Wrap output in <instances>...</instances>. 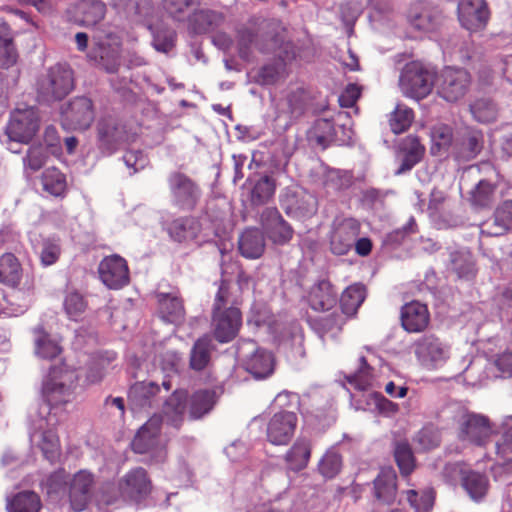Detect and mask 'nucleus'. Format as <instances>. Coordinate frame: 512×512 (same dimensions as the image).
I'll return each mask as SVG.
<instances>
[{
  "instance_id": "nucleus-54",
  "label": "nucleus",
  "mask_w": 512,
  "mask_h": 512,
  "mask_svg": "<svg viewBox=\"0 0 512 512\" xmlns=\"http://www.w3.org/2000/svg\"><path fill=\"white\" fill-rule=\"evenodd\" d=\"M474 119L480 123H490L496 119V105L488 99H478L470 105Z\"/></svg>"
},
{
  "instance_id": "nucleus-8",
  "label": "nucleus",
  "mask_w": 512,
  "mask_h": 512,
  "mask_svg": "<svg viewBox=\"0 0 512 512\" xmlns=\"http://www.w3.org/2000/svg\"><path fill=\"white\" fill-rule=\"evenodd\" d=\"M96 139L102 154H114L128 140L126 125L112 115L102 116L96 123Z\"/></svg>"
},
{
  "instance_id": "nucleus-43",
  "label": "nucleus",
  "mask_w": 512,
  "mask_h": 512,
  "mask_svg": "<svg viewBox=\"0 0 512 512\" xmlns=\"http://www.w3.org/2000/svg\"><path fill=\"white\" fill-rule=\"evenodd\" d=\"M403 495L414 512H431L434 507L436 492L432 487L421 491L408 489L403 491Z\"/></svg>"
},
{
  "instance_id": "nucleus-19",
  "label": "nucleus",
  "mask_w": 512,
  "mask_h": 512,
  "mask_svg": "<svg viewBox=\"0 0 512 512\" xmlns=\"http://www.w3.org/2000/svg\"><path fill=\"white\" fill-rule=\"evenodd\" d=\"M400 322L408 333H421L429 326L430 312L426 304L417 300L405 303L401 307Z\"/></svg>"
},
{
  "instance_id": "nucleus-55",
  "label": "nucleus",
  "mask_w": 512,
  "mask_h": 512,
  "mask_svg": "<svg viewBox=\"0 0 512 512\" xmlns=\"http://www.w3.org/2000/svg\"><path fill=\"white\" fill-rule=\"evenodd\" d=\"M39 447L44 457L51 463L56 462L60 457V441L58 435L49 430L42 433Z\"/></svg>"
},
{
  "instance_id": "nucleus-5",
  "label": "nucleus",
  "mask_w": 512,
  "mask_h": 512,
  "mask_svg": "<svg viewBox=\"0 0 512 512\" xmlns=\"http://www.w3.org/2000/svg\"><path fill=\"white\" fill-rule=\"evenodd\" d=\"M74 88L73 71L66 65L50 67L39 81L38 98L42 102H55L64 99Z\"/></svg>"
},
{
  "instance_id": "nucleus-36",
  "label": "nucleus",
  "mask_w": 512,
  "mask_h": 512,
  "mask_svg": "<svg viewBox=\"0 0 512 512\" xmlns=\"http://www.w3.org/2000/svg\"><path fill=\"white\" fill-rule=\"evenodd\" d=\"M216 403V394L213 390L201 389L188 395V412L191 420L201 419L208 414Z\"/></svg>"
},
{
  "instance_id": "nucleus-41",
  "label": "nucleus",
  "mask_w": 512,
  "mask_h": 512,
  "mask_svg": "<svg viewBox=\"0 0 512 512\" xmlns=\"http://www.w3.org/2000/svg\"><path fill=\"white\" fill-rule=\"evenodd\" d=\"M307 138L311 143H315L322 148L328 147L335 141V127L330 119H317L307 132Z\"/></svg>"
},
{
  "instance_id": "nucleus-27",
  "label": "nucleus",
  "mask_w": 512,
  "mask_h": 512,
  "mask_svg": "<svg viewBox=\"0 0 512 512\" xmlns=\"http://www.w3.org/2000/svg\"><path fill=\"white\" fill-rule=\"evenodd\" d=\"M373 496L381 504L392 505L397 496V475L392 468L382 469L373 481Z\"/></svg>"
},
{
  "instance_id": "nucleus-20",
  "label": "nucleus",
  "mask_w": 512,
  "mask_h": 512,
  "mask_svg": "<svg viewBox=\"0 0 512 512\" xmlns=\"http://www.w3.org/2000/svg\"><path fill=\"white\" fill-rule=\"evenodd\" d=\"M163 419L160 414L152 415L138 430L132 440L134 452L144 454L152 451L159 444Z\"/></svg>"
},
{
  "instance_id": "nucleus-51",
  "label": "nucleus",
  "mask_w": 512,
  "mask_h": 512,
  "mask_svg": "<svg viewBox=\"0 0 512 512\" xmlns=\"http://www.w3.org/2000/svg\"><path fill=\"white\" fill-rule=\"evenodd\" d=\"M275 189V181L271 177H262L251 191V203L257 206L266 204L273 197Z\"/></svg>"
},
{
  "instance_id": "nucleus-17",
  "label": "nucleus",
  "mask_w": 512,
  "mask_h": 512,
  "mask_svg": "<svg viewBox=\"0 0 512 512\" xmlns=\"http://www.w3.org/2000/svg\"><path fill=\"white\" fill-rule=\"evenodd\" d=\"M458 15L465 29L477 32L486 27L490 12L484 0H461L458 5Z\"/></svg>"
},
{
  "instance_id": "nucleus-49",
  "label": "nucleus",
  "mask_w": 512,
  "mask_h": 512,
  "mask_svg": "<svg viewBox=\"0 0 512 512\" xmlns=\"http://www.w3.org/2000/svg\"><path fill=\"white\" fill-rule=\"evenodd\" d=\"M496 186L488 180H480L475 188L470 192L469 201L472 206L477 208L490 207L495 198Z\"/></svg>"
},
{
  "instance_id": "nucleus-13",
  "label": "nucleus",
  "mask_w": 512,
  "mask_h": 512,
  "mask_svg": "<svg viewBox=\"0 0 512 512\" xmlns=\"http://www.w3.org/2000/svg\"><path fill=\"white\" fill-rule=\"evenodd\" d=\"M211 325L214 338L219 343L231 342L238 334L242 325V314L238 307L228 310H212Z\"/></svg>"
},
{
  "instance_id": "nucleus-24",
  "label": "nucleus",
  "mask_w": 512,
  "mask_h": 512,
  "mask_svg": "<svg viewBox=\"0 0 512 512\" xmlns=\"http://www.w3.org/2000/svg\"><path fill=\"white\" fill-rule=\"evenodd\" d=\"M225 20L222 12L210 8H196L188 18L187 29L190 33L201 35L219 28Z\"/></svg>"
},
{
  "instance_id": "nucleus-39",
  "label": "nucleus",
  "mask_w": 512,
  "mask_h": 512,
  "mask_svg": "<svg viewBox=\"0 0 512 512\" xmlns=\"http://www.w3.org/2000/svg\"><path fill=\"white\" fill-rule=\"evenodd\" d=\"M346 320L347 316L342 314V312L334 311L327 316L315 318L312 321V327L321 338L327 335L334 338L340 334Z\"/></svg>"
},
{
  "instance_id": "nucleus-37",
  "label": "nucleus",
  "mask_w": 512,
  "mask_h": 512,
  "mask_svg": "<svg viewBox=\"0 0 512 512\" xmlns=\"http://www.w3.org/2000/svg\"><path fill=\"white\" fill-rule=\"evenodd\" d=\"M366 298V288L363 284L355 283L347 287L339 299L342 314L354 316Z\"/></svg>"
},
{
  "instance_id": "nucleus-59",
  "label": "nucleus",
  "mask_w": 512,
  "mask_h": 512,
  "mask_svg": "<svg viewBox=\"0 0 512 512\" xmlns=\"http://www.w3.org/2000/svg\"><path fill=\"white\" fill-rule=\"evenodd\" d=\"M46 160L47 154L44 147L42 145H33L28 149L23 163L26 169L36 172L45 165Z\"/></svg>"
},
{
  "instance_id": "nucleus-16",
  "label": "nucleus",
  "mask_w": 512,
  "mask_h": 512,
  "mask_svg": "<svg viewBox=\"0 0 512 512\" xmlns=\"http://www.w3.org/2000/svg\"><path fill=\"white\" fill-rule=\"evenodd\" d=\"M101 281L110 289H120L129 283V268L126 260L119 255L107 256L99 263Z\"/></svg>"
},
{
  "instance_id": "nucleus-12",
  "label": "nucleus",
  "mask_w": 512,
  "mask_h": 512,
  "mask_svg": "<svg viewBox=\"0 0 512 512\" xmlns=\"http://www.w3.org/2000/svg\"><path fill=\"white\" fill-rule=\"evenodd\" d=\"M483 148V133L474 128H466L456 134L450 153L452 158L458 163H466L475 159Z\"/></svg>"
},
{
  "instance_id": "nucleus-22",
  "label": "nucleus",
  "mask_w": 512,
  "mask_h": 512,
  "mask_svg": "<svg viewBox=\"0 0 512 512\" xmlns=\"http://www.w3.org/2000/svg\"><path fill=\"white\" fill-rule=\"evenodd\" d=\"M187 408L188 391L176 389L163 403L162 414L160 415L167 425L179 430L184 423Z\"/></svg>"
},
{
  "instance_id": "nucleus-3",
  "label": "nucleus",
  "mask_w": 512,
  "mask_h": 512,
  "mask_svg": "<svg viewBox=\"0 0 512 512\" xmlns=\"http://www.w3.org/2000/svg\"><path fill=\"white\" fill-rule=\"evenodd\" d=\"M38 130L39 116L34 107L16 109L11 113L0 141L9 151L18 153L20 149L16 148L14 144H29Z\"/></svg>"
},
{
  "instance_id": "nucleus-29",
  "label": "nucleus",
  "mask_w": 512,
  "mask_h": 512,
  "mask_svg": "<svg viewBox=\"0 0 512 512\" xmlns=\"http://www.w3.org/2000/svg\"><path fill=\"white\" fill-rule=\"evenodd\" d=\"M311 453V440L304 436L298 437L284 455L287 469L293 472L302 471L308 466Z\"/></svg>"
},
{
  "instance_id": "nucleus-63",
  "label": "nucleus",
  "mask_w": 512,
  "mask_h": 512,
  "mask_svg": "<svg viewBox=\"0 0 512 512\" xmlns=\"http://www.w3.org/2000/svg\"><path fill=\"white\" fill-rule=\"evenodd\" d=\"M61 254V248L58 243L50 240L44 241L41 252L40 260L43 266H50L57 262Z\"/></svg>"
},
{
  "instance_id": "nucleus-2",
  "label": "nucleus",
  "mask_w": 512,
  "mask_h": 512,
  "mask_svg": "<svg viewBox=\"0 0 512 512\" xmlns=\"http://www.w3.org/2000/svg\"><path fill=\"white\" fill-rule=\"evenodd\" d=\"M274 403L281 410L274 413L267 422V441L275 446H286L292 440L298 425L297 413L288 408H297L299 397L295 393L283 391L275 397Z\"/></svg>"
},
{
  "instance_id": "nucleus-45",
  "label": "nucleus",
  "mask_w": 512,
  "mask_h": 512,
  "mask_svg": "<svg viewBox=\"0 0 512 512\" xmlns=\"http://www.w3.org/2000/svg\"><path fill=\"white\" fill-rule=\"evenodd\" d=\"M41 500L34 491H21L15 494L7 503L8 512H39Z\"/></svg>"
},
{
  "instance_id": "nucleus-1",
  "label": "nucleus",
  "mask_w": 512,
  "mask_h": 512,
  "mask_svg": "<svg viewBox=\"0 0 512 512\" xmlns=\"http://www.w3.org/2000/svg\"><path fill=\"white\" fill-rule=\"evenodd\" d=\"M287 28L276 19L251 18L238 28L236 42L239 57L244 61L253 58V50L262 54L277 53L278 60L261 66L255 82L260 85L275 84L285 71L288 63L296 59V47L288 39Z\"/></svg>"
},
{
  "instance_id": "nucleus-10",
  "label": "nucleus",
  "mask_w": 512,
  "mask_h": 512,
  "mask_svg": "<svg viewBox=\"0 0 512 512\" xmlns=\"http://www.w3.org/2000/svg\"><path fill=\"white\" fill-rule=\"evenodd\" d=\"M471 85V75L464 68L445 67L437 79V92L447 102L463 98Z\"/></svg>"
},
{
  "instance_id": "nucleus-53",
  "label": "nucleus",
  "mask_w": 512,
  "mask_h": 512,
  "mask_svg": "<svg viewBox=\"0 0 512 512\" xmlns=\"http://www.w3.org/2000/svg\"><path fill=\"white\" fill-rule=\"evenodd\" d=\"M169 234L178 242L195 238L196 230L194 228L193 218L182 217L175 219L169 226Z\"/></svg>"
},
{
  "instance_id": "nucleus-9",
  "label": "nucleus",
  "mask_w": 512,
  "mask_h": 512,
  "mask_svg": "<svg viewBox=\"0 0 512 512\" xmlns=\"http://www.w3.org/2000/svg\"><path fill=\"white\" fill-rule=\"evenodd\" d=\"M94 120L93 101L85 96L71 99L61 112V126L67 131H86Z\"/></svg>"
},
{
  "instance_id": "nucleus-61",
  "label": "nucleus",
  "mask_w": 512,
  "mask_h": 512,
  "mask_svg": "<svg viewBox=\"0 0 512 512\" xmlns=\"http://www.w3.org/2000/svg\"><path fill=\"white\" fill-rule=\"evenodd\" d=\"M415 444L423 451L432 450L439 446L440 438L436 431L432 428L424 427L416 434L414 438Z\"/></svg>"
},
{
  "instance_id": "nucleus-40",
  "label": "nucleus",
  "mask_w": 512,
  "mask_h": 512,
  "mask_svg": "<svg viewBox=\"0 0 512 512\" xmlns=\"http://www.w3.org/2000/svg\"><path fill=\"white\" fill-rule=\"evenodd\" d=\"M431 147L430 151L432 155H442L452 150L454 145L455 136L453 129L447 124H437L431 128L430 131Z\"/></svg>"
},
{
  "instance_id": "nucleus-52",
  "label": "nucleus",
  "mask_w": 512,
  "mask_h": 512,
  "mask_svg": "<svg viewBox=\"0 0 512 512\" xmlns=\"http://www.w3.org/2000/svg\"><path fill=\"white\" fill-rule=\"evenodd\" d=\"M413 120V110L411 108L398 105L390 115V129L394 134L404 133L410 128Z\"/></svg>"
},
{
  "instance_id": "nucleus-42",
  "label": "nucleus",
  "mask_w": 512,
  "mask_h": 512,
  "mask_svg": "<svg viewBox=\"0 0 512 512\" xmlns=\"http://www.w3.org/2000/svg\"><path fill=\"white\" fill-rule=\"evenodd\" d=\"M35 353L43 359L52 360L62 353V347L51 338L43 326L34 329Z\"/></svg>"
},
{
  "instance_id": "nucleus-44",
  "label": "nucleus",
  "mask_w": 512,
  "mask_h": 512,
  "mask_svg": "<svg viewBox=\"0 0 512 512\" xmlns=\"http://www.w3.org/2000/svg\"><path fill=\"white\" fill-rule=\"evenodd\" d=\"M159 392L160 387L155 382L140 381L131 386L129 398L137 406L151 407Z\"/></svg>"
},
{
  "instance_id": "nucleus-30",
  "label": "nucleus",
  "mask_w": 512,
  "mask_h": 512,
  "mask_svg": "<svg viewBox=\"0 0 512 512\" xmlns=\"http://www.w3.org/2000/svg\"><path fill=\"white\" fill-rule=\"evenodd\" d=\"M106 5L100 0H79L73 7L75 22L82 26H93L104 19Z\"/></svg>"
},
{
  "instance_id": "nucleus-64",
  "label": "nucleus",
  "mask_w": 512,
  "mask_h": 512,
  "mask_svg": "<svg viewBox=\"0 0 512 512\" xmlns=\"http://www.w3.org/2000/svg\"><path fill=\"white\" fill-rule=\"evenodd\" d=\"M411 25L420 31H432L436 28V19L424 10L419 14L411 15Z\"/></svg>"
},
{
  "instance_id": "nucleus-35",
  "label": "nucleus",
  "mask_w": 512,
  "mask_h": 512,
  "mask_svg": "<svg viewBox=\"0 0 512 512\" xmlns=\"http://www.w3.org/2000/svg\"><path fill=\"white\" fill-rule=\"evenodd\" d=\"M57 377L55 368H51L49 378L43 385V394L50 406L65 404L72 395L71 387L63 381H57Z\"/></svg>"
},
{
  "instance_id": "nucleus-60",
  "label": "nucleus",
  "mask_w": 512,
  "mask_h": 512,
  "mask_svg": "<svg viewBox=\"0 0 512 512\" xmlns=\"http://www.w3.org/2000/svg\"><path fill=\"white\" fill-rule=\"evenodd\" d=\"M111 359H105L102 356L94 357L89 364L86 372V381L90 384L100 382L108 368Z\"/></svg>"
},
{
  "instance_id": "nucleus-23",
  "label": "nucleus",
  "mask_w": 512,
  "mask_h": 512,
  "mask_svg": "<svg viewBox=\"0 0 512 512\" xmlns=\"http://www.w3.org/2000/svg\"><path fill=\"white\" fill-rule=\"evenodd\" d=\"M93 484L94 477L90 472L81 470L73 476L69 486V500L74 511L85 510L90 500Z\"/></svg>"
},
{
  "instance_id": "nucleus-57",
  "label": "nucleus",
  "mask_w": 512,
  "mask_h": 512,
  "mask_svg": "<svg viewBox=\"0 0 512 512\" xmlns=\"http://www.w3.org/2000/svg\"><path fill=\"white\" fill-rule=\"evenodd\" d=\"M230 307H238V301L231 293L229 282L222 280L215 295L212 310L223 311Z\"/></svg>"
},
{
  "instance_id": "nucleus-32",
  "label": "nucleus",
  "mask_w": 512,
  "mask_h": 512,
  "mask_svg": "<svg viewBox=\"0 0 512 512\" xmlns=\"http://www.w3.org/2000/svg\"><path fill=\"white\" fill-rule=\"evenodd\" d=\"M460 484L474 502H481L486 497L490 487L488 476L474 470H462Z\"/></svg>"
},
{
  "instance_id": "nucleus-31",
  "label": "nucleus",
  "mask_w": 512,
  "mask_h": 512,
  "mask_svg": "<svg viewBox=\"0 0 512 512\" xmlns=\"http://www.w3.org/2000/svg\"><path fill=\"white\" fill-rule=\"evenodd\" d=\"M400 153L402 154L401 164L396 171L397 175L410 171L417 165L425 155V146L421 144L418 136L408 135L399 145Z\"/></svg>"
},
{
  "instance_id": "nucleus-34",
  "label": "nucleus",
  "mask_w": 512,
  "mask_h": 512,
  "mask_svg": "<svg viewBox=\"0 0 512 512\" xmlns=\"http://www.w3.org/2000/svg\"><path fill=\"white\" fill-rule=\"evenodd\" d=\"M238 250L247 259H258L265 251L263 233L257 228H247L239 236Z\"/></svg>"
},
{
  "instance_id": "nucleus-58",
  "label": "nucleus",
  "mask_w": 512,
  "mask_h": 512,
  "mask_svg": "<svg viewBox=\"0 0 512 512\" xmlns=\"http://www.w3.org/2000/svg\"><path fill=\"white\" fill-rule=\"evenodd\" d=\"M359 362L360 366L358 370L353 375L349 376L347 380L358 389L365 390L370 385L372 379V368L369 366L364 356L360 357Z\"/></svg>"
},
{
  "instance_id": "nucleus-48",
  "label": "nucleus",
  "mask_w": 512,
  "mask_h": 512,
  "mask_svg": "<svg viewBox=\"0 0 512 512\" xmlns=\"http://www.w3.org/2000/svg\"><path fill=\"white\" fill-rule=\"evenodd\" d=\"M43 189L49 194L60 197L63 196L67 189L65 175L57 168H47L41 176Z\"/></svg>"
},
{
  "instance_id": "nucleus-21",
  "label": "nucleus",
  "mask_w": 512,
  "mask_h": 512,
  "mask_svg": "<svg viewBox=\"0 0 512 512\" xmlns=\"http://www.w3.org/2000/svg\"><path fill=\"white\" fill-rule=\"evenodd\" d=\"M492 428L486 416L466 414L460 423V438L476 445H483L490 437Z\"/></svg>"
},
{
  "instance_id": "nucleus-38",
  "label": "nucleus",
  "mask_w": 512,
  "mask_h": 512,
  "mask_svg": "<svg viewBox=\"0 0 512 512\" xmlns=\"http://www.w3.org/2000/svg\"><path fill=\"white\" fill-rule=\"evenodd\" d=\"M213 350L214 345L209 335L197 339L190 352L189 365L191 369L195 371L204 370L210 363Z\"/></svg>"
},
{
  "instance_id": "nucleus-50",
  "label": "nucleus",
  "mask_w": 512,
  "mask_h": 512,
  "mask_svg": "<svg viewBox=\"0 0 512 512\" xmlns=\"http://www.w3.org/2000/svg\"><path fill=\"white\" fill-rule=\"evenodd\" d=\"M394 458L402 476H409L415 469V457L406 441H399L394 447Z\"/></svg>"
},
{
  "instance_id": "nucleus-56",
  "label": "nucleus",
  "mask_w": 512,
  "mask_h": 512,
  "mask_svg": "<svg viewBox=\"0 0 512 512\" xmlns=\"http://www.w3.org/2000/svg\"><path fill=\"white\" fill-rule=\"evenodd\" d=\"M342 458L333 451L326 452L318 464V470L325 478L335 477L341 470Z\"/></svg>"
},
{
  "instance_id": "nucleus-14",
  "label": "nucleus",
  "mask_w": 512,
  "mask_h": 512,
  "mask_svg": "<svg viewBox=\"0 0 512 512\" xmlns=\"http://www.w3.org/2000/svg\"><path fill=\"white\" fill-rule=\"evenodd\" d=\"M415 355L428 368H436L449 357V347L434 334H426L415 343Z\"/></svg>"
},
{
  "instance_id": "nucleus-25",
  "label": "nucleus",
  "mask_w": 512,
  "mask_h": 512,
  "mask_svg": "<svg viewBox=\"0 0 512 512\" xmlns=\"http://www.w3.org/2000/svg\"><path fill=\"white\" fill-rule=\"evenodd\" d=\"M307 302L312 310L326 312L336 306L338 294L330 281L320 280L311 286L307 295Z\"/></svg>"
},
{
  "instance_id": "nucleus-15",
  "label": "nucleus",
  "mask_w": 512,
  "mask_h": 512,
  "mask_svg": "<svg viewBox=\"0 0 512 512\" xmlns=\"http://www.w3.org/2000/svg\"><path fill=\"white\" fill-rule=\"evenodd\" d=\"M263 233L276 245H285L293 238L292 226L276 207H268L260 215Z\"/></svg>"
},
{
  "instance_id": "nucleus-6",
  "label": "nucleus",
  "mask_w": 512,
  "mask_h": 512,
  "mask_svg": "<svg viewBox=\"0 0 512 512\" xmlns=\"http://www.w3.org/2000/svg\"><path fill=\"white\" fill-rule=\"evenodd\" d=\"M435 73L419 61H411L402 69L399 84L403 93L420 100L432 91Z\"/></svg>"
},
{
  "instance_id": "nucleus-46",
  "label": "nucleus",
  "mask_w": 512,
  "mask_h": 512,
  "mask_svg": "<svg viewBox=\"0 0 512 512\" xmlns=\"http://www.w3.org/2000/svg\"><path fill=\"white\" fill-rule=\"evenodd\" d=\"M17 57L11 28L7 23H0V67L9 68L13 66Z\"/></svg>"
},
{
  "instance_id": "nucleus-11",
  "label": "nucleus",
  "mask_w": 512,
  "mask_h": 512,
  "mask_svg": "<svg viewBox=\"0 0 512 512\" xmlns=\"http://www.w3.org/2000/svg\"><path fill=\"white\" fill-rule=\"evenodd\" d=\"M361 231L360 222L352 217L335 220L329 236L330 251L337 256L346 255Z\"/></svg>"
},
{
  "instance_id": "nucleus-7",
  "label": "nucleus",
  "mask_w": 512,
  "mask_h": 512,
  "mask_svg": "<svg viewBox=\"0 0 512 512\" xmlns=\"http://www.w3.org/2000/svg\"><path fill=\"white\" fill-rule=\"evenodd\" d=\"M167 181L172 205L181 211H193L202 197L199 184L180 171L171 172Z\"/></svg>"
},
{
  "instance_id": "nucleus-62",
  "label": "nucleus",
  "mask_w": 512,
  "mask_h": 512,
  "mask_svg": "<svg viewBox=\"0 0 512 512\" xmlns=\"http://www.w3.org/2000/svg\"><path fill=\"white\" fill-rule=\"evenodd\" d=\"M64 308L71 319H76L86 308L84 298L77 292L70 293L64 301Z\"/></svg>"
},
{
  "instance_id": "nucleus-28",
  "label": "nucleus",
  "mask_w": 512,
  "mask_h": 512,
  "mask_svg": "<svg viewBox=\"0 0 512 512\" xmlns=\"http://www.w3.org/2000/svg\"><path fill=\"white\" fill-rule=\"evenodd\" d=\"M253 348L250 356L244 359L243 365L247 372L255 378H266L273 373L274 360L270 352L262 348H255V343L250 341L247 343Z\"/></svg>"
},
{
  "instance_id": "nucleus-18",
  "label": "nucleus",
  "mask_w": 512,
  "mask_h": 512,
  "mask_svg": "<svg viewBox=\"0 0 512 512\" xmlns=\"http://www.w3.org/2000/svg\"><path fill=\"white\" fill-rule=\"evenodd\" d=\"M157 311L159 317L166 323L179 326L184 323L186 318V309L184 299L180 292H158L156 293Z\"/></svg>"
},
{
  "instance_id": "nucleus-47",
  "label": "nucleus",
  "mask_w": 512,
  "mask_h": 512,
  "mask_svg": "<svg viewBox=\"0 0 512 512\" xmlns=\"http://www.w3.org/2000/svg\"><path fill=\"white\" fill-rule=\"evenodd\" d=\"M202 4V0H163L168 15L177 22H188L189 15Z\"/></svg>"
},
{
  "instance_id": "nucleus-4",
  "label": "nucleus",
  "mask_w": 512,
  "mask_h": 512,
  "mask_svg": "<svg viewBox=\"0 0 512 512\" xmlns=\"http://www.w3.org/2000/svg\"><path fill=\"white\" fill-rule=\"evenodd\" d=\"M121 39L112 31H97L87 53L89 61L107 73L118 72L121 65Z\"/></svg>"
},
{
  "instance_id": "nucleus-33",
  "label": "nucleus",
  "mask_w": 512,
  "mask_h": 512,
  "mask_svg": "<svg viewBox=\"0 0 512 512\" xmlns=\"http://www.w3.org/2000/svg\"><path fill=\"white\" fill-rule=\"evenodd\" d=\"M23 266L12 252L0 255V284L9 288H18L23 278Z\"/></svg>"
},
{
  "instance_id": "nucleus-26",
  "label": "nucleus",
  "mask_w": 512,
  "mask_h": 512,
  "mask_svg": "<svg viewBox=\"0 0 512 512\" xmlns=\"http://www.w3.org/2000/svg\"><path fill=\"white\" fill-rule=\"evenodd\" d=\"M120 490L131 499L139 500L151 491V481L142 467L131 469L120 481Z\"/></svg>"
}]
</instances>
